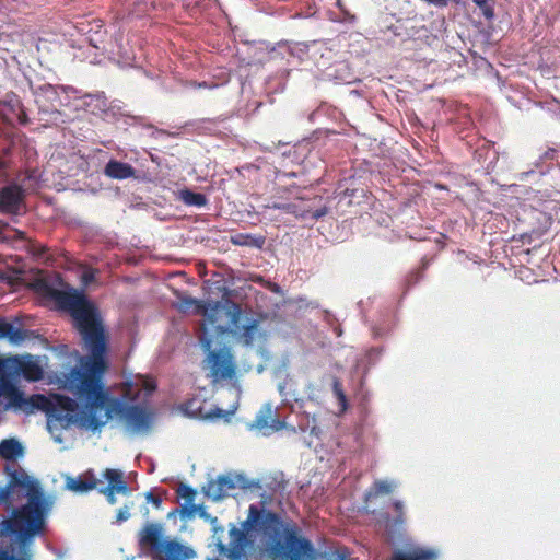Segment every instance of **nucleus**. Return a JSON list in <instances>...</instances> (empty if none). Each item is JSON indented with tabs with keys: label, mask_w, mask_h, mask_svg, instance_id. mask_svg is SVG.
Returning a JSON list of instances; mask_svg holds the SVG:
<instances>
[{
	"label": "nucleus",
	"mask_w": 560,
	"mask_h": 560,
	"mask_svg": "<svg viewBox=\"0 0 560 560\" xmlns=\"http://www.w3.org/2000/svg\"><path fill=\"white\" fill-rule=\"evenodd\" d=\"M206 351L208 352L206 362L209 369V376L213 382L226 381L235 376L236 364L229 350H212L211 347Z\"/></svg>",
	"instance_id": "8"
},
{
	"label": "nucleus",
	"mask_w": 560,
	"mask_h": 560,
	"mask_svg": "<svg viewBox=\"0 0 560 560\" xmlns=\"http://www.w3.org/2000/svg\"><path fill=\"white\" fill-rule=\"evenodd\" d=\"M145 499L148 502L152 503L155 509H161L162 506V498L153 494L151 491L145 493Z\"/></svg>",
	"instance_id": "34"
},
{
	"label": "nucleus",
	"mask_w": 560,
	"mask_h": 560,
	"mask_svg": "<svg viewBox=\"0 0 560 560\" xmlns=\"http://www.w3.org/2000/svg\"><path fill=\"white\" fill-rule=\"evenodd\" d=\"M232 243L238 246H253V247H261L264 244V237H255L250 234L240 233L231 238Z\"/></svg>",
	"instance_id": "27"
},
{
	"label": "nucleus",
	"mask_w": 560,
	"mask_h": 560,
	"mask_svg": "<svg viewBox=\"0 0 560 560\" xmlns=\"http://www.w3.org/2000/svg\"><path fill=\"white\" fill-rule=\"evenodd\" d=\"M243 527L247 532H256L259 535V552L264 560H313L314 558L315 550L311 540L301 535L296 524L284 523L276 512L252 504Z\"/></svg>",
	"instance_id": "2"
},
{
	"label": "nucleus",
	"mask_w": 560,
	"mask_h": 560,
	"mask_svg": "<svg viewBox=\"0 0 560 560\" xmlns=\"http://www.w3.org/2000/svg\"><path fill=\"white\" fill-rule=\"evenodd\" d=\"M24 189L16 184L7 185L0 188V213L18 215L21 213L24 203Z\"/></svg>",
	"instance_id": "10"
},
{
	"label": "nucleus",
	"mask_w": 560,
	"mask_h": 560,
	"mask_svg": "<svg viewBox=\"0 0 560 560\" xmlns=\"http://www.w3.org/2000/svg\"><path fill=\"white\" fill-rule=\"evenodd\" d=\"M45 523L39 495H31L28 502L15 509L11 517L0 521V537L15 536L24 545L38 534Z\"/></svg>",
	"instance_id": "5"
},
{
	"label": "nucleus",
	"mask_w": 560,
	"mask_h": 560,
	"mask_svg": "<svg viewBox=\"0 0 560 560\" xmlns=\"http://www.w3.org/2000/svg\"><path fill=\"white\" fill-rule=\"evenodd\" d=\"M0 560H11V550L0 549Z\"/></svg>",
	"instance_id": "44"
},
{
	"label": "nucleus",
	"mask_w": 560,
	"mask_h": 560,
	"mask_svg": "<svg viewBox=\"0 0 560 560\" xmlns=\"http://www.w3.org/2000/svg\"><path fill=\"white\" fill-rule=\"evenodd\" d=\"M84 106L93 115H102L108 109V101L104 93L89 94L84 97Z\"/></svg>",
	"instance_id": "17"
},
{
	"label": "nucleus",
	"mask_w": 560,
	"mask_h": 560,
	"mask_svg": "<svg viewBox=\"0 0 560 560\" xmlns=\"http://www.w3.org/2000/svg\"><path fill=\"white\" fill-rule=\"evenodd\" d=\"M118 63H130L136 59V51L130 43V37H118L117 44Z\"/></svg>",
	"instance_id": "20"
},
{
	"label": "nucleus",
	"mask_w": 560,
	"mask_h": 560,
	"mask_svg": "<svg viewBox=\"0 0 560 560\" xmlns=\"http://www.w3.org/2000/svg\"><path fill=\"white\" fill-rule=\"evenodd\" d=\"M32 556L28 551L26 550H23V555L21 557H16L12 551H11V560H31Z\"/></svg>",
	"instance_id": "41"
},
{
	"label": "nucleus",
	"mask_w": 560,
	"mask_h": 560,
	"mask_svg": "<svg viewBox=\"0 0 560 560\" xmlns=\"http://www.w3.org/2000/svg\"><path fill=\"white\" fill-rule=\"evenodd\" d=\"M335 559L334 560H345L346 557H347V551L346 550H338L335 552Z\"/></svg>",
	"instance_id": "45"
},
{
	"label": "nucleus",
	"mask_w": 560,
	"mask_h": 560,
	"mask_svg": "<svg viewBox=\"0 0 560 560\" xmlns=\"http://www.w3.org/2000/svg\"><path fill=\"white\" fill-rule=\"evenodd\" d=\"M332 392L338 400L340 412H345L348 408V399L343 392L342 384L337 377L332 380Z\"/></svg>",
	"instance_id": "28"
},
{
	"label": "nucleus",
	"mask_w": 560,
	"mask_h": 560,
	"mask_svg": "<svg viewBox=\"0 0 560 560\" xmlns=\"http://www.w3.org/2000/svg\"><path fill=\"white\" fill-rule=\"evenodd\" d=\"M210 318H212V324L226 325L228 329L220 338L232 334L243 345L250 346L255 340L264 337L259 326L260 319L245 315L237 303L222 304L214 302ZM218 339L219 337L214 340V343Z\"/></svg>",
	"instance_id": "4"
},
{
	"label": "nucleus",
	"mask_w": 560,
	"mask_h": 560,
	"mask_svg": "<svg viewBox=\"0 0 560 560\" xmlns=\"http://www.w3.org/2000/svg\"><path fill=\"white\" fill-rule=\"evenodd\" d=\"M393 506L397 513L396 523L402 524L404 523V506L400 501H395L393 503Z\"/></svg>",
	"instance_id": "35"
},
{
	"label": "nucleus",
	"mask_w": 560,
	"mask_h": 560,
	"mask_svg": "<svg viewBox=\"0 0 560 560\" xmlns=\"http://www.w3.org/2000/svg\"><path fill=\"white\" fill-rule=\"evenodd\" d=\"M45 252H46V248L42 247L40 250H38L36 254L37 255H43Z\"/></svg>",
	"instance_id": "47"
},
{
	"label": "nucleus",
	"mask_w": 560,
	"mask_h": 560,
	"mask_svg": "<svg viewBox=\"0 0 560 560\" xmlns=\"http://www.w3.org/2000/svg\"><path fill=\"white\" fill-rule=\"evenodd\" d=\"M8 323L5 318H0V339H4Z\"/></svg>",
	"instance_id": "43"
},
{
	"label": "nucleus",
	"mask_w": 560,
	"mask_h": 560,
	"mask_svg": "<svg viewBox=\"0 0 560 560\" xmlns=\"http://www.w3.org/2000/svg\"><path fill=\"white\" fill-rule=\"evenodd\" d=\"M232 534L237 535L238 539H243V538L245 537L244 532L238 530V529H236V528H233V529H232Z\"/></svg>",
	"instance_id": "46"
},
{
	"label": "nucleus",
	"mask_w": 560,
	"mask_h": 560,
	"mask_svg": "<svg viewBox=\"0 0 560 560\" xmlns=\"http://www.w3.org/2000/svg\"><path fill=\"white\" fill-rule=\"evenodd\" d=\"M8 163L0 156V178H3L8 174Z\"/></svg>",
	"instance_id": "40"
},
{
	"label": "nucleus",
	"mask_w": 560,
	"mask_h": 560,
	"mask_svg": "<svg viewBox=\"0 0 560 560\" xmlns=\"http://www.w3.org/2000/svg\"><path fill=\"white\" fill-rule=\"evenodd\" d=\"M393 491V485L386 480H376L372 489L369 492V497L371 495H381V494H389Z\"/></svg>",
	"instance_id": "30"
},
{
	"label": "nucleus",
	"mask_w": 560,
	"mask_h": 560,
	"mask_svg": "<svg viewBox=\"0 0 560 560\" xmlns=\"http://www.w3.org/2000/svg\"><path fill=\"white\" fill-rule=\"evenodd\" d=\"M176 493L179 498L186 501L187 505H192L197 497V491L186 483H179Z\"/></svg>",
	"instance_id": "29"
},
{
	"label": "nucleus",
	"mask_w": 560,
	"mask_h": 560,
	"mask_svg": "<svg viewBox=\"0 0 560 560\" xmlns=\"http://www.w3.org/2000/svg\"><path fill=\"white\" fill-rule=\"evenodd\" d=\"M191 307H195L196 314L203 316V322L200 325L201 332L199 335V341L203 350H209L214 346V340L222 336L226 331L228 327L225 324H212L210 313H212L214 303H205L188 295L179 296L177 304V308L179 311L187 312Z\"/></svg>",
	"instance_id": "7"
},
{
	"label": "nucleus",
	"mask_w": 560,
	"mask_h": 560,
	"mask_svg": "<svg viewBox=\"0 0 560 560\" xmlns=\"http://www.w3.org/2000/svg\"><path fill=\"white\" fill-rule=\"evenodd\" d=\"M436 551L432 549L415 547L406 552L395 551L390 560H436Z\"/></svg>",
	"instance_id": "16"
},
{
	"label": "nucleus",
	"mask_w": 560,
	"mask_h": 560,
	"mask_svg": "<svg viewBox=\"0 0 560 560\" xmlns=\"http://www.w3.org/2000/svg\"><path fill=\"white\" fill-rule=\"evenodd\" d=\"M143 387L148 393H152L156 388V384L153 380L145 378L143 381Z\"/></svg>",
	"instance_id": "38"
},
{
	"label": "nucleus",
	"mask_w": 560,
	"mask_h": 560,
	"mask_svg": "<svg viewBox=\"0 0 560 560\" xmlns=\"http://www.w3.org/2000/svg\"><path fill=\"white\" fill-rule=\"evenodd\" d=\"M11 494H12V491L10 489V487L5 486V487H1L0 486V502L2 503H5V504H11Z\"/></svg>",
	"instance_id": "33"
},
{
	"label": "nucleus",
	"mask_w": 560,
	"mask_h": 560,
	"mask_svg": "<svg viewBox=\"0 0 560 560\" xmlns=\"http://www.w3.org/2000/svg\"><path fill=\"white\" fill-rule=\"evenodd\" d=\"M78 50L79 52L74 55L75 58L88 60L91 63L101 62V48L98 37H80Z\"/></svg>",
	"instance_id": "12"
},
{
	"label": "nucleus",
	"mask_w": 560,
	"mask_h": 560,
	"mask_svg": "<svg viewBox=\"0 0 560 560\" xmlns=\"http://www.w3.org/2000/svg\"><path fill=\"white\" fill-rule=\"evenodd\" d=\"M186 415L199 419H219L225 416V411L200 397H192L183 404Z\"/></svg>",
	"instance_id": "11"
},
{
	"label": "nucleus",
	"mask_w": 560,
	"mask_h": 560,
	"mask_svg": "<svg viewBox=\"0 0 560 560\" xmlns=\"http://www.w3.org/2000/svg\"><path fill=\"white\" fill-rule=\"evenodd\" d=\"M266 209H277L282 210L285 213H290L295 215L296 218L305 219L310 213V209H300L296 203L293 202H272L270 205L265 206Z\"/></svg>",
	"instance_id": "22"
},
{
	"label": "nucleus",
	"mask_w": 560,
	"mask_h": 560,
	"mask_svg": "<svg viewBox=\"0 0 560 560\" xmlns=\"http://www.w3.org/2000/svg\"><path fill=\"white\" fill-rule=\"evenodd\" d=\"M179 199L186 206L203 207L207 205L208 199L205 194L192 191L188 188L179 191Z\"/></svg>",
	"instance_id": "23"
},
{
	"label": "nucleus",
	"mask_w": 560,
	"mask_h": 560,
	"mask_svg": "<svg viewBox=\"0 0 560 560\" xmlns=\"http://www.w3.org/2000/svg\"><path fill=\"white\" fill-rule=\"evenodd\" d=\"M327 213H328L327 207H322V208L315 210L314 212L310 211L307 217H311L313 220H318V219L323 218L324 215H326Z\"/></svg>",
	"instance_id": "36"
},
{
	"label": "nucleus",
	"mask_w": 560,
	"mask_h": 560,
	"mask_svg": "<svg viewBox=\"0 0 560 560\" xmlns=\"http://www.w3.org/2000/svg\"><path fill=\"white\" fill-rule=\"evenodd\" d=\"M140 549L154 560H166L179 553L180 545L175 540L164 538V526L161 523L149 522L138 533Z\"/></svg>",
	"instance_id": "6"
},
{
	"label": "nucleus",
	"mask_w": 560,
	"mask_h": 560,
	"mask_svg": "<svg viewBox=\"0 0 560 560\" xmlns=\"http://www.w3.org/2000/svg\"><path fill=\"white\" fill-rule=\"evenodd\" d=\"M7 471L10 477L7 486L10 487L12 492L14 488L20 487L27 490L30 498L31 495H39L36 483L30 479L28 475L23 469L19 468L9 471L7 468Z\"/></svg>",
	"instance_id": "13"
},
{
	"label": "nucleus",
	"mask_w": 560,
	"mask_h": 560,
	"mask_svg": "<svg viewBox=\"0 0 560 560\" xmlns=\"http://www.w3.org/2000/svg\"><path fill=\"white\" fill-rule=\"evenodd\" d=\"M98 480L93 474H88L79 477H69L66 481V487L77 493H84L96 489Z\"/></svg>",
	"instance_id": "14"
},
{
	"label": "nucleus",
	"mask_w": 560,
	"mask_h": 560,
	"mask_svg": "<svg viewBox=\"0 0 560 560\" xmlns=\"http://www.w3.org/2000/svg\"><path fill=\"white\" fill-rule=\"evenodd\" d=\"M558 151L553 148H549L545 151L542 159L544 160H555L557 158Z\"/></svg>",
	"instance_id": "39"
},
{
	"label": "nucleus",
	"mask_w": 560,
	"mask_h": 560,
	"mask_svg": "<svg viewBox=\"0 0 560 560\" xmlns=\"http://www.w3.org/2000/svg\"><path fill=\"white\" fill-rule=\"evenodd\" d=\"M100 493L106 497V500L109 504L114 505L116 503L115 494L118 493V490H115L113 486H106L98 490Z\"/></svg>",
	"instance_id": "32"
},
{
	"label": "nucleus",
	"mask_w": 560,
	"mask_h": 560,
	"mask_svg": "<svg viewBox=\"0 0 560 560\" xmlns=\"http://www.w3.org/2000/svg\"><path fill=\"white\" fill-rule=\"evenodd\" d=\"M268 415H259L256 417L255 424L259 429H271L272 431H279L284 428V422L279 419H270L271 409H267Z\"/></svg>",
	"instance_id": "25"
},
{
	"label": "nucleus",
	"mask_w": 560,
	"mask_h": 560,
	"mask_svg": "<svg viewBox=\"0 0 560 560\" xmlns=\"http://www.w3.org/2000/svg\"><path fill=\"white\" fill-rule=\"evenodd\" d=\"M103 476L108 481L107 486H113L115 490H118V493H129L128 485L124 480V475L120 470L106 468Z\"/></svg>",
	"instance_id": "19"
},
{
	"label": "nucleus",
	"mask_w": 560,
	"mask_h": 560,
	"mask_svg": "<svg viewBox=\"0 0 560 560\" xmlns=\"http://www.w3.org/2000/svg\"><path fill=\"white\" fill-rule=\"evenodd\" d=\"M27 338H28V330L23 329L22 327H16L10 322L8 323L4 339H8V341L11 345H15V346L21 345Z\"/></svg>",
	"instance_id": "24"
},
{
	"label": "nucleus",
	"mask_w": 560,
	"mask_h": 560,
	"mask_svg": "<svg viewBox=\"0 0 560 560\" xmlns=\"http://www.w3.org/2000/svg\"><path fill=\"white\" fill-rule=\"evenodd\" d=\"M104 173L114 179H127L135 176L136 170L128 163L110 160L106 164Z\"/></svg>",
	"instance_id": "15"
},
{
	"label": "nucleus",
	"mask_w": 560,
	"mask_h": 560,
	"mask_svg": "<svg viewBox=\"0 0 560 560\" xmlns=\"http://www.w3.org/2000/svg\"><path fill=\"white\" fill-rule=\"evenodd\" d=\"M246 489L248 485L243 476L233 477L231 475H222L217 480L209 481L205 494L214 501H219L224 497L229 495L230 491L235 488Z\"/></svg>",
	"instance_id": "9"
},
{
	"label": "nucleus",
	"mask_w": 560,
	"mask_h": 560,
	"mask_svg": "<svg viewBox=\"0 0 560 560\" xmlns=\"http://www.w3.org/2000/svg\"><path fill=\"white\" fill-rule=\"evenodd\" d=\"M129 516H130V514L127 510L120 509L117 513V521L118 522L127 521L129 518Z\"/></svg>",
	"instance_id": "42"
},
{
	"label": "nucleus",
	"mask_w": 560,
	"mask_h": 560,
	"mask_svg": "<svg viewBox=\"0 0 560 560\" xmlns=\"http://www.w3.org/2000/svg\"><path fill=\"white\" fill-rule=\"evenodd\" d=\"M33 290L52 300L60 311L70 314L73 326L89 351L80 360V366L72 368L66 375V386L78 400L75 423L93 432L101 430L113 416H118L132 433L148 431L153 413L143 406L128 405L112 397L103 382L107 369V334L97 306L86 295L74 289L69 291L55 288L47 278H36Z\"/></svg>",
	"instance_id": "1"
},
{
	"label": "nucleus",
	"mask_w": 560,
	"mask_h": 560,
	"mask_svg": "<svg viewBox=\"0 0 560 560\" xmlns=\"http://www.w3.org/2000/svg\"><path fill=\"white\" fill-rule=\"evenodd\" d=\"M487 19L494 16V0H472Z\"/></svg>",
	"instance_id": "31"
},
{
	"label": "nucleus",
	"mask_w": 560,
	"mask_h": 560,
	"mask_svg": "<svg viewBox=\"0 0 560 560\" xmlns=\"http://www.w3.org/2000/svg\"><path fill=\"white\" fill-rule=\"evenodd\" d=\"M23 454L22 444L15 439H5L0 442V457L13 460Z\"/></svg>",
	"instance_id": "18"
},
{
	"label": "nucleus",
	"mask_w": 560,
	"mask_h": 560,
	"mask_svg": "<svg viewBox=\"0 0 560 560\" xmlns=\"http://www.w3.org/2000/svg\"><path fill=\"white\" fill-rule=\"evenodd\" d=\"M101 48V60L108 58L118 62L117 39L118 37H98Z\"/></svg>",
	"instance_id": "21"
},
{
	"label": "nucleus",
	"mask_w": 560,
	"mask_h": 560,
	"mask_svg": "<svg viewBox=\"0 0 560 560\" xmlns=\"http://www.w3.org/2000/svg\"><path fill=\"white\" fill-rule=\"evenodd\" d=\"M448 52L453 54V56H451L448 58L451 60V62H454L459 66L464 62L463 55L460 52H458L457 50L452 48L451 50H448Z\"/></svg>",
	"instance_id": "37"
},
{
	"label": "nucleus",
	"mask_w": 560,
	"mask_h": 560,
	"mask_svg": "<svg viewBox=\"0 0 560 560\" xmlns=\"http://www.w3.org/2000/svg\"><path fill=\"white\" fill-rule=\"evenodd\" d=\"M20 370L23 376L28 381H38L43 377L42 368L33 361H26L21 363Z\"/></svg>",
	"instance_id": "26"
},
{
	"label": "nucleus",
	"mask_w": 560,
	"mask_h": 560,
	"mask_svg": "<svg viewBox=\"0 0 560 560\" xmlns=\"http://www.w3.org/2000/svg\"><path fill=\"white\" fill-rule=\"evenodd\" d=\"M5 396L10 406L27 413L35 410L44 411L49 422H55L61 428H68L75 423L77 399L61 394H52L49 397L34 394L27 398L22 390L14 386L7 389Z\"/></svg>",
	"instance_id": "3"
}]
</instances>
